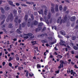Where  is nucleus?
<instances>
[{"label": "nucleus", "mask_w": 78, "mask_h": 78, "mask_svg": "<svg viewBox=\"0 0 78 78\" xmlns=\"http://www.w3.org/2000/svg\"><path fill=\"white\" fill-rule=\"evenodd\" d=\"M13 18H14L13 15L12 13H10V14L8 16V17L6 20L7 22H9L10 20L11 21H12L13 20Z\"/></svg>", "instance_id": "1"}, {"label": "nucleus", "mask_w": 78, "mask_h": 78, "mask_svg": "<svg viewBox=\"0 0 78 78\" xmlns=\"http://www.w3.org/2000/svg\"><path fill=\"white\" fill-rule=\"evenodd\" d=\"M42 25H43V23H40L38 25V28L36 29V31L37 32L40 31V30H42Z\"/></svg>", "instance_id": "2"}, {"label": "nucleus", "mask_w": 78, "mask_h": 78, "mask_svg": "<svg viewBox=\"0 0 78 78\" xmlns=\"http://www.w3.org/2000/svg\"><path fill=\"white\" fill-rule=\"evenodd\" d=\"M14 22L15 23L16 25H18V23H20V22H21V20H18V18L17 17H16L15 19L14 20Z\"/></svg>", "instance_id": "3"}, {"label": "nucleus", "mask_w": 78, "mask_h": 78, "mask_svg": "<svg viewBox=\"0 0 78 78\" xmlns=\"http://www.w3.org/2000/svg\"><path fill=\"white\" fill-rule=\"evenodd\" d=\"M67 15H66L65 16V17H64V20H62L60 22V24H61L62 23H64L66 20H67Z\"/></svg>", "instance_id": "4"}, {"label": "nucleus", "mask_w": 78, "mask_h": 78, "mask_svg": "<svg viewBox=\"0 0 78 78\" xmlns=\"http://www.w3.org/2000/svg\"><path fill=\"white\" fill-rule=\"evenodd\" d=\"M7 2H8L9 3V4L10 5H11L12 6H14V7H15V6H16V5L13 4V2H12V1L8 0Z\"/></svg>", "instance_id": "5"}, {"label": "nucleus", "mask_w": 78, "mask_h": 78, "mask_svg": "<svg viewBox=\"0 0 78 78\" xmlns=\"http://www.w3.org/2000/svg\"><path fill=\"white\" fill-rule=\"evenodd\" d=\"M76 19V17L75 16L71 17L70 18V20L71 22H73Z\"/></svg>", "instance_id": "6"}, {"label": "nucleus", "mask_w": 78, "mask_h": 78, "mask_svg": "<svg viewBox=\"0 0 78 78\" xmlns=\"http://www.w3.org/2000/svg\"><path fill=\"white\" fill-rule=\"evenodd\" d=\"M60 62L61 66V67L62 68H63V67H64V66L63 65V64H65V63H64V62L62 60H60Z\"/></svg>", "instance_id": "7"}, {"label": "nucleus", "mask_w": 78, "mask_h": 78, "mask_svg": "<svg viewBox=\"0 0 78 78\" xmlns=\"http://www.w3.org/2000/svg\"><path fill=\"white\" fill-rule=\"evenodd\" d=\"M0 10L1 11L2 13L3 14H5V10H4V9L2 7H1L0 8Z\"/></svg>", "instance_id": "8"}, {"label": "nucleus", "mask_w": 78, "mask_h": 78, "mask_svg": "<svg viewBox=\"0 0 78 78\" xmlns=\"http://www.w3.org/2000/svg\"><path fill=\"white\" fill-rule=\"evenodd\" d=\"M58 5H56L55 6V11H56V12H58Z\"/></svg>", "instance_id": "9"}, {"label": "nucleus", "mask_w": 78, "mask_h": 78, "mask_svg": "<svg viewBox=\"0 0 78 78\" xmlns=\"http://www.w3.org/2000/svg\"><path fill=\"white\" fill-rule=\"evenodd\" d=\"M34 25L35 26L37 25V23H38V22L37 21L35 20L34 21L33 23Z\"/></svg>", "instance_id": "10"}, {"label": "nucleus", "mask_w": 78, "mask_h": 78, "mask_svg": "<svg viewBox=\"0 0 78 78\" xmlns=\"http://www.w3.org/2000/svg\"><path fill=\"white\" fill-rule=\"evenodd\" d=\"M47 36V34H40L38 35V36H40V37H43V36Z\"/></svg>", "instance_id": "11"}, {"label": "nucleus", "mask_w": 78, "mask_h": 78, "mask_svg": "<svg viewBox=\"0 0 78 78\" xmlns=\"http://www.w3.org/2000/svg\"><path fill=\"white\" fill-rule=\"evenodd\" d=\"M10 9V8L9 7H7L6 6L4 8V9L5 11H8V10H9V9Z\"/></svg>", "instance_id": "12"}, {"label": "nucleus", "mask_w": 78, "mask_h": 78, "mask_svg": "<svg viewBox=\"0 0 78 78\" xmlns=\"http://www.w3.org/2000/svg\"><path fill=\"white\" fill-rule=\"evenodd\" d=\"M17 13V10L15 9L13 11V14H15L14 16H16Z\"/></svg>", "instance_id": "13"}, {"label": "nucleus", "mask_w": 78, "mask_h": 78, "mask_svg": "<svg viewBox=\"0 0 78 78\" xmlns=\"http://www.w3.org/2000/svg\"><path fill=\"white\" fill-rule=\"evenodd\" d=\"M60 33L62 35H66V32L65 31H60Z\"/></svg>", "instance_id": "14"}, {"label": "nucleus", "mask_w": 78, "mask_h": 78, "mask_svg": "<svg viewBox=\"0 0 78 78\" xmlns=\"http://www.w3.org/2000/svg\"><path fill=\"white\" fill-rule=\"evenodd\" d=\"M61 17H60L59 18H58V20L57 21V23H59V22H60V20H61Z\"/></svg>", "instance_id": "15"}, {"label": "nucleus", "mask_w": 78, "mask_h": 78, "mask_svg": "<svg viewBox=\"0 0 78 78\" xmlns=\"http://www.w3.org/2000/svg\"><path fill=\"white\" fill-rule=\"evenodd\" d=\"M41 42H42L43 44H44L45 43H47V42H48L46 40H43L41 41Z\"/></svg>", "instance_id": "16"}, {"label": "nucleus", "mask_w": 78, "mask_h": 78, "mask_svg": "<svg viewBox=\"0 0 78 78\" xmlns=\"http://www.w3.org/2000/svg\"><path fill=\"white\" fill-rule=\"evenodd\" d=\"M38 12L40 14H41L42 15V14H43V10H42V9H41L40 11H38Z\"/></svg>", "instance_id": "17"}, {"label": "nucleus", "mask_w": 78, "mask_h": 78, "mask_svg": "<svg viewBox=\"0 0 78 78\" xmlns=\"http://www.w3.org/2000/svg\"><path fill=\"white\" fill-rule=\"evenodd\" d=\"M24 19L26 21H27L28 20V15H26L25 16Z\"/></svg>", "instance_id": "18"}, {"label": "nucleus", "mask_w": 78, "mask_h": 78, "mask_svg": "<svg viewBox=\"0 0 78 78\" xmlns=\"http://www.w3.org/2000/svg\"><path fill=\"white\" fill-rule=\"evenodd\" d=\"M33 35V34L30 33H29L28 34H27L26 35V36H29V37H30L31 36H32V35Z\"/></svg>", "instance_id": "19"}, {"label": "nucleus", "mask_w": 78, "mask_h": 78, "mask_svg": "<svg viewBox=\"0 0 78 78\" xmlns=\"http://www.w3.org/2000/svg\"><path fill=\"white\" fill-rule=\"evenodd\" d=\"M54 9H54V8H53V7H51V12L52 13H54V12H55Z\"/></svg>", "instance_id": "20"}, {"label": "nucleus", "mask_w": 78, "mask_h": 78, "mask_svg": "<svg viewBox=\"0 0 78 78\" xmlns=\"http://www.w3.org/2000/svg\"><path fill=\"white\" fill-rule=\"evenodd\" d=\"M16 32L18 33H19V34H20V33H22V32L20 30H19V29H18L16 30Z\"/></svg>", "instance_id": "21"}, {"label": "nucleus", "mask_w": 78, "mask_h": 78, "mask_svg": "<svg viewBox=\"0 0 78 78\" xmlns=\"http://www.w3.org/2000/svg\"><path fill=\"white\" fill-rule=\"evenodd\" d=\"M9 28H12L13 27V26H12V24H9Z\"/></svg>", "instance_id": "22"}, {"label": "nucleus", "mask_w": 78, "mask_h": 78, "mask_svg": "<svg viewBox=\"0 0 78 78\" xmlns=\"http://www.w3.org/2000/svg\"><path fill=\"white\" fill-rule=\"evenodd\" d=\"M73 48L74 50H77L78 49V47H76V46H74Z\"/></svg>", "instance_id": "23"}, {"label": "nucleus", "mask_w": 78, "mask_h": 78, "mask_svg": "<svg viewBox=\"0 0 78 78\" xmlns=\"http://www.w3.org/2000/svg\"><path fill=\"white\" fill-rule=\"evenodd\" d=\"M2 19H4V20H5V19H6V16H5V15H3L2 16Z\"/></svg>", "instance_id": "24"}, {"label": "nucleus", "mask_w": 78, "mask_h": 78, "mask_svg": "<svg viewBox=\"0 0 78 78\" xmlns=\"http://www.w3.org/2000/svg\"><path fill=\"white\" fill-rule=\"evenodd\" d=\"M59 44L60 45H64L65 47H66V45L63 44L62 43V42H59Z\"/></svg>", "instance_id": "25"}, {"label": "nucleus", "mask_w": 78, "mask_h": 78, "mask_svg": "<svg viewBox=\"0 0 78 78\" xmlns=\"http://www.w3.org/2000/svg\"><path fill=\"white\" fill-rule=\"evenodd\" d=\"M31 25V23L30 22H28L27 23V26L28 27H30Z\"/></svg>", "instance_id": "26"}, {"label": "nucleus", "mask_w": 78, "mask_h": 78, "mask_svg": "<svg viewBox=\"0 0 78 78\" xmlns=\"http://www.w3.org/2000/svg\"><path fill=\"white\" fill-rule=\"evenodd\" d=\"M26 3L27 4H33L34 3V2H27Z\"/></svg>", "instance_id": "27"}, {"label": "nucleus", "mask_w": 78, "mask_h": 78, "mask_svg": "<svg viewBox=\"0 0 78 78\" xmlns=\"http://www.w3.org/2000/svg\"><path fill=\"white\" fill-rule=\"evenodd\" d=\"M47 9H45L44 10V14L45 16H47Z\"/></svg>", "instance_id": "28"}, {"label": "nucleus", "mask_w": 78, "mask_h": 78, "mask_svg": "<svg viewBox=\"0 0 78 78\" xmlns=\"http://www.w3.org/2000/svg\"><path fill=\"white\" fill-rule=\"evenodd\" d=\"M59 9L60 11H61V10H62V5H60L59 6Z\"/></svg>", "instance_id": "29"}, {"label": "nucleus", "mask_w": 78, "mask_h": 78, "mask_svg": "<svg viewBox=\"0 0 78 78\" xmlns=\"http://www.w3.org/2000/svg\"><path fill=\"white\" fill-rule=\"evenodd\" d=\"M48 40H52L53 39V37H48Z\"/></svg>", "instance_id": "30"}, {"label": "nucleus", "mask_w": 78, "mask_h": 78, "mask_svg": "<svg viewBox=\"0 0 78 78\" xmlns=\"http://www.w3.org/2000/svg\"><path fill=\"white\" fill-rule=\"evenodd\" d=\"M70 45L71 47H73V46L74 45V43L72 42H71L70 43Z\"/></svg>", "instance_id": "31"}, {"label": "nucleus", "mask_w": 78, "mask_h": 78, "mask_svg": "<svg viewBox=\"0 0 78 78\" xmlns=\"http://www.w3.org/2000/svg\"><path fill=\"white\" fill-rule=\"evenodd\" d=\"M72 39L73 41H74L76 39V37L75 36H73L72 37Z\"/></svg>", "instance_id": "32"}, {"label": "nucleus", "mask_w": 78, "mask_h": 78, "mask_svg": "<svg viewBox=\"0 0 78 78\" xmlns=\"http://www.w3.org/2000/svg\"><path fill=\"white\" fill-rule=\"evenodd\" d=\"M12 59H13V58L11 57H10L9 60V61H11Z\"/></svg>", "instance_id": "33"}, {"label": "nucleus", "mask_w": 78, "mask_h": 78, "mask_svg": "<svg viewBox=\"0 0 78 78\" xmlns=\"http://www.w3.org/2000/svg\"><path fill=\"white\" fill-rule=\"evenodd\" d=\"M51 15V14L49 12L48 13V19H50V16Z\"/></svg>", "instance_id": "34"}, {"label": "nucleus", "mask_w": 78, "mask_h": 78, "mask_svg": "<svg viewBox=\"0 0 78 78\" xmlns=\"http://www.w3.org/2000/svg\"><path fill=\"white\" fill-rule=\"evenodd\" d=\"M31 17L32 18V19L33 20H34V16H33V15L32 14L31 16Z\"/></svg>", "instance_id": "35"}, {"label": "nucleus", "mask_w": 78, "mask_h": 78, "mask_svg": "<svg viewBox=\"0 0 78 78\" xmlns=\"http://www.w3.org/2000/svg\"><path fill=\"white\" fill-rule=\"evenodd\" d=\"M28 38H29V37L28 36H25L24 37V39H28Z\"/></svg>", "instance_id": "36"}, {"label": "nucleus", "mask_w": 78, "mask_h": 78, "mask_svg": "<svg viewBox=\"0 0 78 78\" xmlns=\"http://www.w3.org/2000/svg\"><path fill=\"white\" fill-rule=\"evenodd\" d=\"M45 20V22L46 23H47V24H49V22H48V20Z\"/></svg>", "instance_id": "37"}, {"label": "nucleus", "mask_w": 78, "mask_h": 78, "mask_svg": "<svg viewBox=\"0 0 78 78\" xmlns=\"http://www.w3.org/2000/svg\"><path fill=\"white\" fill-rule=\"evenodd\" d=\"M37 68H41V65H39L38 64L37 65Z\"/></svg>", "instance_id": "38"}, {"label": "nucleus", "mask_w": 78, "mask_h": 78, "mask_svg": "<svg viewBox=\"0 0 78 78\" xmlns=\"http://www.w3.org/2000/svg\"><path fill=\"white\" fill-rule=\"evenodd\" d=\"M34 26V24H33V23H32L30 25L31 28H33Z\"/></svg>", "instance_id": "39"}, {"label": "nucleus", "mask_w": 78, "mask_h": 78, "mask_svg": "<svg viewBox=\"0 0 78 78\" xmlns=\"http://www.w3.org/2000/svg\"><path fill=\"white\" fill-rule=\"evenodd\" d=\"M61 42H62V44H65V41H64L61 40H60Z\"/></svg>", "instance_id": "40"}, {"label": "nucleus", "mask_w": 78, "mask_h": 78, "mask_svg": "<svg viewBox=\"0 0 78 78\" xmlns=\"http://www.w3.org/2000/svg\"><path fill=\"white\" fill-rule=\"evenodd\" d=\"M58 56L59 57V58H62V56L61 55H58Z\"/></svg>", "instance_id": "41"}, {"label": "nucleus", "mask_w": 78, "mask_h": 78, "mask_svg": "<svg viewBox=\"0 0 78 78\" xmlns=\"http://www.w3.org/2000/svg\"><path fill=\"white\" fill-rule=\"evenodd\" d=\"M58 37H59V38H62V37L59 34H58Z\"/></svg>", "instance_id": "42"}, {"label": "nucleus", "mask_w": 78, "mask_h": 78, "mask_svg": "<svg viewBox=\"0 0 78 78\" xmlns=\"http://www.w3.org/2000/svg\"><path fill=\"white\" fill-rule=\"evenodd\" d=\"M5 20H4L1 22V25H3V23H4V22H5Z\"/></svg>", "instance_id": "43"}, {"label": "nucleus", "mask_w": 78, "mask_h": 78, "mask_svg": "<svg viewBox=\"0 0 78 78\" xmlns=\"http://www.w3.org/2000/svg\"><path fill=\"white\" fill-rule=\"evenodd\" d=\"M25 23H22V27L23 28L25 27Z\"/></svg>", "instance_id": "44"}, {"label": "nucleus", "mask_w": 78, "mask_h": 78, "mask_svg": "<svg viewBox=\"0 0 78 78\" xmlns=\"http://www.w3.org/2000/svg\"><path fill=\"white\" fill-rule=\"evenodd\" d=\"M46 29V27H44V28H43V29H42V31H45V29Z\"/></svg>", "instance_id": "45"}, {"label": "nucleus", "mask_w": 78, "mask_h": 78, "mask_svg": "<svg viewBox=\"0 0 78 78\" xmlns=\"http://www.w3.org/2000/svg\"><path fill=\"white\" fill-rule=\"evenodd\" d=\"M51 6H52V7H51V8H54V6H55V5L54 4H51Z\"/></svg>", "instance_id": "46"}, {"label": "nucleus", "mask_w": 78, "mask_h": 78, "mask_svg": "<svg viewBox=\"0 0 78 78\" xmlns=\"http://www.w3.org/2000/svg\"><path fill=\"white\" fill-rule=\"evenodd\" d=\"M66 10H67V7H64L63 9V11H66Z\"/></svg>", "instance_id": "47"}, {"label": "nucleus", "mask_w": 78, "mask_h": 78, "mask_svg": "<svg viewBox=\"0 0 78 78\" xmlns=\"http://www.w3.org/2000/svg\"><path fill=\"white\" fill-rule=\"evenodd\" d=\"M71 54H72L73 55V54H74V53H75V52H74V51H71Z\"/></svg>", "instance_id": "48"}, {"label": "nucleus", "mask_w": 78, "mask_h": 78, "mask_svg": "<svg viewBox=\"0 0 78 78\" xmlns=\"http://www.w3.org/2000/svg\"><path fill=\"white\" fill-rule=\"evenodd\" d=\"M26 76H28V72H27L26 74Z\"/></svg>", "instance_id": "49"}, {"label": "nucleus", "mask_w": 78, "mask_h": 78, "mask_svg": "<svg viewBox=\"0 0 78 78\" xmlns=\"http://www.w3.org/2000/svg\"><path fill=\"white\" fill-rule=\"evenodd\" d=\"M74 68H75V69H78V67H77V66H76V65H75Z\"/></svg>", "instance_id": "50"}, {"label": "nucleus", "mask_w": 78, "mask_h": 78, "mask_svg": "<svg viewBox=\"0 0 78 78\" xmlns=\"http://www.w3.org/2000/svg\"><path fill=\"white\" fill-rule=\"evenodd\" d=\"M5 26H6V25L5 24H3V26H2V28H4L5 27Z\"/></svg>", "instance_id": "51"}, {"label": "nucleus", "mask_w": 78, "mask_h": 78, "mask_svg": "<svg viewBox=\"0 0 78 78\" xmlns=\"http://www.w3.org/2000/svg\"><path fill=\"white\" fill-rule=\"evenodd\" d=\"M55 44V42H50V44L51 45H53V44Z\"/></svg>", "instance_id": "52"}, {"label": "nucleus", "mask_w": 78, "mask_h": 78, "mask_svg": "<svg viewBox=\"0 0 78 78\" xmlns=\"http://www.w3.org/2000/svg\"><path fill=\"white\" fill-rule=\"evenodd\" d=\"M5 62H2V66H5Z\"/></svg>", "instance_id": "53"}, {"label": "nucleus", "mask_w": 78, "mask_h": 78, "mask_svg": "<svg viewBox=\"0 0 78 78\" xmlns=\"http://www.w3.org/2000/svg\"><path fill=\"white\" fill-rule=\"evenodd\" d=\"M34 37V36H33L30 37V39H33Z\"/></svg>", "instance_id": "54"}, {"label": "nucleus", "mask_w": 78, "mask_h": 78, "mask_svg": "<svg viewBox=\"0 0 78 78\" xmlns=\"http://www.w3.org/2000/svg\"><path fill=\"white\" fill-rule=\"evenodd\" d=\"M16 6H19V5H20V4L18 3H16Z\"/></svg>", "instance_id": "55"}, {"label": "nucleus", "mask_w": 78, "mask_h": 78, "mask_svg": "<svg viewBox=\"0 0 78 78\" xmlns=\"http://www.w3.org/2000/svg\"><path fill=\"white\" fill-rule=\"evenodd\" d=\"M9 65L10 67H11L12 66V64L11 63H9Z\"/></svg>", "instance_id": "56"}, {"label": "nucleus", "mask_w": 78, "mask_h": 78, "mask_svg": "<svg viewBox=\"0 0 78 78\" xmlns=\"http://www.w3.org/2000/svg\"><path fill=\"white\" fill-rule=\"evenodd\" d=\"M59 70H58V71H55L56 73H59Z\"/></svg>", "instance_id": "57"}, {"label": "nucleus", "mask_w": 78, "mask_h": 78, "mask_svg": "<svg viewBox=\"0 0 78 78\" xmlns=\"http://www.w3.org/2000/svg\"><path fill=\"white\" fill-rule=\"evenodd\" d=\"M21 6H27L25 4H21Z\"/></svg>", "instance_id": "58"}, {"label": "nucleus", "mask_w": 78, "mask_h": 78, "mask_svg": "<svg viewBox=\"0 0 78 78\" xmlns=\"http://www.w3.org/2000/svg\"><path fill=\"white\" fill-rule=\"evenodd\" d=\"M34 15L35 16H37V12H35L34 13Z\"/></svg>", "instance_id": "59"}, {"label": "nucleus", "mask_w": 78, "mask_h": 78, "mask_svg": "<svg viewBox=\"0 0 78 78\" xmlns=\"http://www.w3.org/2000/svg\"><path fill=\"white\" fill-rule=\"evenodd\" d=\"M40 20L41 21H42L44 20L43 19L42 17L40 18Z\"/></svg>", "instance_id": "60"}, {"label": "nucleus", "mask_w": 78, "mask_h": 78, "mask_svg": "<svg viewBox=\"0 0 78 78\" xmlns=\"http://www.w3.org/2000/svg\"><path fill=\"white\" fill-rule=\"evenodd\" d=\"M65 1L66 2L68 3H70V2H69V1L68 0H66Z\"/></svg>", "instance_id": "61"}, {"label": "nucleus", "mask_w": 78, "mask_h": 78, "mask_svg": "<svg viewBox=\"0 0 78 78\" xmlns=\"http://www.w3.org/2000/svg\"><path fill=\"white\" fill-rule=\"evenodd\" d=\"M19 28H20V30H21V29H22V28H21V24H20V25Z\"/></svg>", "instance_id": "62"}, {"label": "nucleus", "mask_w": 78, "mask_h": 78, "mask_svg": "<svg viewBox=\"0 0 78 78\" xmlns=\"http://www.w3.org/2000/svg\"><path fill=\"white\" fill-rule=\"evenodd\" d=\"M16 59L17 61H19V57H18L16 58Z\"/></svg>", "instance_id": "63"}, {"label": "nucleus", "mask_w": 78, "mask_h": 78, "mask_svg": "<svg viewBox=\"0 0 78 78\" xmlns=\"http://www.w3.org/2000/svg\"><path fill=\"white\" fill-rule=\"evenodd\" d=\"M75 57L76 58H77L78 59V55H76L75 56Z\"/></svg>", "instance_id": "64"}]
</instances>
